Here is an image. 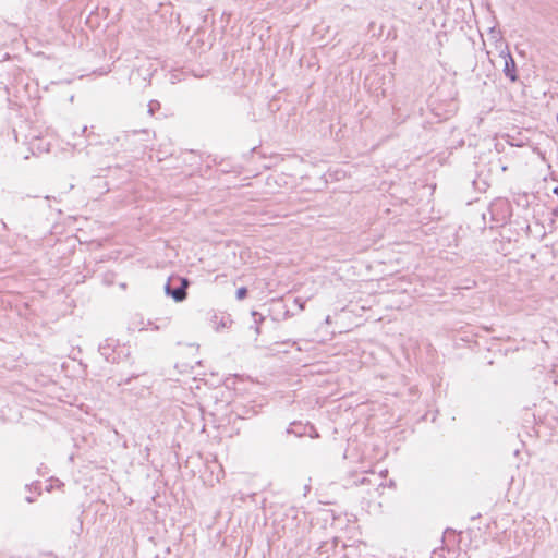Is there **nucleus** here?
Instances as JSON below:
<instances>
[{"instance_id": "7", "label": "nucleus", "mask_w": 558, "mask_h": 558, "mask_svg": "<svg viewBox=\"0 0 558 558\" xmlns=\"http://www.w3.org/2000/svg\"><path fill=\"white\" fill-rule=\"evenodd\" d=\"M137 133L148 134V131L147 130L133 131V134H137Z\"/></svg>"}, {"instance_id": "6", "label": "nucleus", "mask_w": 558, "mask_h": 558, "mask_svg": "<svg viewBox=\"0 0 558 558\" xmlns=\"http://www.w3.org/2000/svg\"><path fill=\"white\" fill-rule=\"evenodd\" d=\"M248 290L245 287H241L236 290V299L239 301L244 300L247 296Z\"/></svg>"}, {"instance_id": "9", "label": "nucleus", "mask_w": 558, "mask_h": 558, "mask_svg": "<svg viewBox=\"0 0 558 558\" xmlns=\"http://www.w3.org/2000/svg\"><path fill=\"white\" fill-rule=\"evenodd\" d=\"M26 500H27V502H33L34 501L32 497H27Z\"/></svg>"}, {"instance_id": "1", "label": "nucleus", "mask_w": 558, "mask_h": 558, "mask_svg": "<svg viewBox=\"0 0 558 558\" xmlns=\"http://www.w3.org/2000/svg\"><path fill=\"white\" fill-rule=\"evenodd\" d=\"M180 281V286L173 288L170 284V280L165 286V292L167 295L171 296L175 302H182L187 296V288L190 286V281L187 278H178Z\"/></svg>"}, {"instance_id": "10", "label": "nucleus", "mask_w": 558, "mask_h": 558, "mask_svg": "<svg viewBox=\"0 0 558 558\" xmlns=\"http://www.w3.org/2000/svg\"><path fill=\"white\" fill-rule=\"evenodd\" d=\"M299 305H300V308H301V310H303V308H304L303 303H299Z\"/></svg>"}, {"instance_id": "11", "label": "nucleus", "mask_w": 558, "mask_h": 558, "mask_svg": "<svg viewBox=\"0 0 558 558\" xmlns=\"http://www.w3.org/2000/svg\"><path fill=\"white\" fill-rule=\"evenodd\" d=\"M120 140H121V137H114L116 142H119Z\"/></svg>"}, {"instance_id": "8", "label": "nucleus", "mask_w": 558, "mask_h": 558, "mask_svg": "<svg viewBox=\"0 0 558 558\" xmlns=\"http://www.w3.org/2000/svg\"><path fill=\"white\" fill-rule=\"evenodd\" d=\"M553 214H554L555 216H558V207H557V208H555V209L553 210Z\"/></svg>"}, {"instance_id": "4", "label": "nucleus", "mask_w": 558, "mask_h": 558, "mask_svg": "<svg viewBox=\"0 0 558 558\" xmlns=\"http://www.w3.org/2000/svg\"><path fill=\"white\" fill-rule=\"evenodd\" d=\"M252 316L254 318V323L256 324V329H255L256 333H259L260 332L259 324H262V322L265 319V317L260 313H258L256 311L252 312Z\"/></svg>"}, {"instance_id": "2", "label": "nucleus", "mask_w": 558, "mask_h": 558, "mask_svg": "<svg viewBox=\"0 0 558 558\" xmlns=\"http://www.w3.org/2000/svg\"><path fill=\"white\" fill-rule=\"evenodd\" d=\"M501 54H502V58L505 61V65H504L505 75L511 82H515L518 80V75H517V65H515L514 59L512 58V56L510 54L509 51H507V53H505V54H504V52H501Z\"/></svg>"}, {"instance_id": "3", "label": "nucleus", "mask_w": 558, "mask_h": 558, "mask_svg": "<svg viewBox=\"0 0 558 558\" xmlns=\"http://www.w3.org/2000/svg\"><path fill=\"white\" fill-rule=\"evenodd\" d=\"M287 433L294 434L295 436H303L306 433V425L301 423H292L291 426L287 429Z\"/></svg>"}, {"instance_id": "5", "label": "nucleus", "mask_w": 558, "mask_h": 558, "mask_svg": "<svg viewBox=\"0 0 558 558\" xmlns=\"http://www.w3.org/2000/svg\"><path fill=\"white\" fill-rule=\"evenodd\" d=\"M160 109V104L157 100H150L148 104V113L153 116L156 110Z\"/></svg>"}]
</instances>
